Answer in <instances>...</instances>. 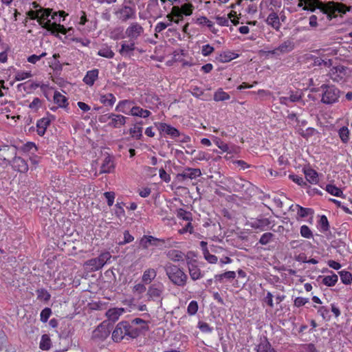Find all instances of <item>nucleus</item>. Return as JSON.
<instances>
[{
	"label": "nucleus",
	"instance_id": "obj_27",
	"mask_svg": "<svg viewBox=\"0 0 352 352\" xmlns=\"http://www.w3.org/2000/svg\"><path fill=\"white\" fill-rule=\"evenodd\" d=\"M135 49V43L131 41L129 43L124 42L121 45V48L119 50V53L122 56L130 55V53L133 52Z\"/></svg>",
	"mask_w": 352,
	"mask_h": 352
},
{
	"label": "nucleus",
	"instance_id": "obj_59",
	"mask_svg": "<svg viewBox=\"0 0 352 352\" xmlns=\"http://www.w3.org/2000/svg\"><path fill=\"white\" fill-rule=\"evenodd\" d=\"M273 236L274 235L271 232H265L261 235L259 243L261 245H267L272 241Z\"/></svg>",
	"mask_w": 352,
	"mask_h": 352
},
{
	"label": "nucleus",
	"instance_id": "obj_30",
	"mask_svg": "<svg viewBox=\"0 0 352 352\" xmlns=\"http://www.w3.org/2000/svg\"><path fill=\"white\" fill-rule=\"evenodd\" d=\"M38 87V85L34 82H27L25 83H21L18 85L17 89L20 91H25L30 93L32 89H35Z\"/></svg>",
	"mask_w": 352,
	"mask_h": 352
},
{
	"label": "nucleus",
	"instance_id": "obj_11",
	"mask_svg": "<svg viewBox=\"0 0 352 352\" xmlns=\"http://www.w3.org/2000/svg\"><path fill=\"white\" fill-rule=\"evenodd\" d=\"M201 175V170L199 168H187L185 169L182 173L177 175L179 179L185 180L187 179H193Z\"/></svg>",
	"mask_w": 352,
	"mask_h": 352
},
{
	"label": "nucleus",
	"instance_id": "obj_43",
	"mask_svg": "<svg viewBox=\"0 0 352 352\" xmlns=\"http://www.w3.org/2000/svg\"><path fill=\"white\" fill-rule=\"evenodd\" d=\"M318 313L325 321H329L331 320L330 311L327 307H319L318 308Z\"/></svg>",
	"mask_w": 352,
	"mask_h": 352
},
{
	"label": "nucleus",
	"instance_id": "obj_33",
	"mask_svg": "<svg viewBox=\"0 0 352 352\" xmlns=\"http://www.w3.org/2000/svg\"><path fill=\"white\" fill-rule=\"evenodd\" d=\"M325 190L331 195L338 197H343V192L342 190L333 184H327L326 186Z\"/></svg>",
	"mask_w": 352,
	"mask_h": 352
},
{
	"label": "nucleus",
	"instance_id": "obj_42",
	"mask_svg": "<svg viewBox=\"0 0 352 352\" xmlns=\"http://www.w3.org/2000/svg\"><path fill=\"white\" fill-rule=\"evenodd\" d=\"M342 282L345 285H349L352 282V274L345 270H342L338 272Z\"/></svg>",
	"mask_w": 352,
	"mask_h": 352
},
{
	"label": "nucleus",
	"instance_id": "obj_16",
	"mask_svg": "<svg viewBox=\"0 0 352 352\" xmlns=\"http://www.w3.org/2000/svg\"><path fill=\"white\" fill-rule=\"evenodd\" d=\"M129 134L131 138L140 140L142 136V122H136L129 129Z\"/></svg>",
	"mask_w": 352,
	"mask_h": 352
},
{
	"label": "nucleus",
	"instance_id": "obj_18",
	"mask_svg": "<svg viewBox=\"0 0 352 352\" xmlns=\"http://www.w3.org/2000/svg\"><path fill=\"white\" fill-rule=\"evenodd\" d=\"M157 271L153 268L146 270L142 274V281L144 284H150L156 277Z\"/></svg>",
	"mask_w": 352,
	"mask_h": 352
},
{
	"label": "nucleus",
	"instance_id": "obj_31",
	"mask_svg": "<svg viewBox=\"0 0 352 352\" xmlns=\"http://www.w3.org/2000/svg\"><path fill=\"white\" fill-rule=\"evenodd\" d=\"M54 101L60 107H65L67 105V100L66 97L58 91H55L54 95Z\"/></svg>",
	"mask_w": 352,
	"mask_h": 352
},
{
	"label": "nucleus",
	"instance_id": "obj_22",
	"mask_svg": "<svg viewBox=\"0 0 352 352\" xmlns=\"http://www.w3.org/2000/svg\"><path fill=\"white\" fill-rule=\"evenodd\" d=\"M98 73L99 72L96 69L87 72L83 78L84 82L87 85L92 86L98 77Z\"/></svg>",
	"mask_w": 352,
	"mask_h": 352
},
{
	"label": "nucleus",
	"instance_id": "obj_39",
	"mask_svg": "<svg viewBox=\"0 0 352 352\" xmlns=\"http://www.w3.org/2000/svg\"><path fill=\"white\" fill-rule=\"evenodd\" d=\"M172 14L174 15V19H175L174 20L175 23H179L184 19V14L178 6H175L172 8Z\"/></svg>",
	"mask_w": 352,
	"mask_h": 352
},
{
	"label": "nucleus",
	"instance_id": "obj_37",
	"mask_svg": "<svg viewBox=\"0 0 352 352\" xmlns=\"http://www.w3.org/2000/svg\"><path fill=\"white\" fill-rule=\"evenodd\" d=\"M188 270L190 278L192 280H196L201 277V270L197 267V266L191 265L188 267Z\"/></svg>",
	"mask_w": 352,
	"mask_h": 352
},
{
	"label": "nucleus",
	"instance_id": "obj_14",
	"mask_svg": "<svg viewBox=\"0 0 352 352\" xmlns=\"http://www.w3.org/2000/svg\"><path fill=\"white\" fill-rule=\"evenodd\" d=\"M118 14L120 15V19L122 21H126L129 19H133L135 17V10L130 6H124L118 12Z\"/></svg>",
	"mask_w": 352,
	"mask_h": 352
},
{
	"label": "nucleus",
	"instance_id": "obj_55",
	"mask_svg": "<svg viewBox=\"0 0 352 352\" xmlns=\"http://www.w3.org/2000/svg\"><path fill=\"white\" fill-rule=\"evenodd\" d=\"M52 314V310L50 308L46 307L43 309L40 314V320L42 322H47Z\"/></svg>",
	"mask_w": 352,
	"mask_h": 352
},
{
	"label": "nucleus",
	"instance_id": "obj_3",
	"mask_svg": "<svg viewBox=\"0 0 352 352\" xmlns=\"http://www.w3.org/2000/svg\"><path fill=\"white\" fill-rule=\"evenodd\" d=\"M321 89L322 94L321 102L324 104H333L338 101L340 97V91L333 85H322Z\"/></svg>",
	"mask_w": 352,
	"mask_h": 352
},
{
	"label": "nucleus",
	"instance_id": "obj_54",
	"mask_svg": "<svg viewBox=\"0 0 352 352\" xmlns=\"http://www.w3.org/2000/svg\"><path fill=\"white\" fill-rule=\"evenodd\" d=\"M300 232L301 236L304 238L311 239L313 237V233L311 230L306 225H303L300 227Z\"/></svg>",
	"mask_w": 352,
	"mask_h": 352
},
{
	"label": "nucleus",
	"instance_id": "obj_26",
	"mask_svg": "<svg viewBox=\"0 0 352 352\" xmlns=\"http://www.w3.org/2000/svg\"><path fill=\"white\" fill-rule=\"evenodd\" d=\"M84 265L85 266V267L87 270H89V271H91V272L98 271L102 267V266L98 262V261L96 258H94L87 261L85 263Z\"/></svg>",
	"mask_w": 352,
	"mask_h": 352
},
{
	"label": "nucleus",
	"instance_id": "obj_46",
	"mask_svg": "<svg viewBox=\"0 0 352 352\" xmlns=\"http://www.w3.org/2000/svg\"><path fill=\"white\" fill-rule=\"evenodd\" d=\"M127 332H126V336H129L132 338H135L138 337L140 332L141 329H138L137 327H133V325L130 324L129 322V328H127Z\"/></svg>",
	"mask_w": 352,
	"mask_h": 352
},
{
	"label": "nucleus",
	"instance_id": "obj_58",
	"mask_svg": "<svg viewBox=\"0 0 352 352\" xmlns=\"http://www.w3.org/2000/svg\"><path fill=\"white\" fill-rule=\"evenodd\" d=\"M296 208L298 215L302 218L307 217L312 211L310 208H303L299 205H296Z\"/></svg>",
	"mask_w": 352,
	"mask_h": 352
},
{
	"label": "nucleus",
	"instance_id": "obj_8",
	"mask_svg": "<svg viewBox=\"0 0 352 352\" xmlns=\"http://www.w3.org/2000/svg\"><path fill=\"white\" fill-rule=\"evenodd\" d=\"M12 168L21 173H25L28 170V164L26 159L20 155H15L12 160Z\"/></svg>",
	"mask_w": 352,
	"mask_h": 352
},
{
	"label": "nucleus",
	"instance_id": "obj_24",
	"mask_svg": "<svg viewBox=\"0 0 352 352\" xmlns=\"http://www.w3.org/2000/svg\"><path fill=\"white\" fill-rule=\"evenodd\" d=\"M296 130L302 137L307 139L319 133L316 129L312 127H308L305 129L301 126H296Z\"/></svg>",
	"mask_w": 352,
	"mask_h": 352
},
{
	"label": "nucleus",
	"instance_id": "obj_21",
	"mask_svg": "<svg viewBox=\"0 0 352 352\" xmlns=\"http://www.w3.org/2000/svg\"><path fill=\"white\" fill-rule=\"evenodd\" d=\"M159 129L173 138H176L179 135V132L176 128L166 123H160Z\"/></svg>",
	"mask_w": 352,
	"mask_h": 352
},
{
	"label": "nucleus",
	"instance_id": "obj_15",
	"mask_svg": "<svg viewBox=\"0 0 352 352\" xmlns=\"http://www.w3.org/2000/svg\"><path fill=\"white\" fill-rule=\"evenodd\" d=\"M124 312L125 309L124 308L115 307L109 309L107 311L106 316L109 320L115 322L119 319L120 316H122Z\"/></svg>",
	"mask_w": 352,
	"mask_h": 352
},
{
	"label": "nucleus",
	"instance_id": "obj_49",
	"mask_svg": "<svg viewBox=\"0 0 352 352\" xmlns=\"http://www.w3.org/2000/svg\"><path fill=\"white\" fill-rule=\"evenodd\" d=\"M133 103L132 101L124 100L119 102L116 107V111L126 113V107L131 105Z\"/></svg>",
	"mask_w": 352,
	"mask_h": 352
},
{
	"label": "nucleus",
	"instance_id": "obj_40",
	"mask_svg": "<svg viewBox=\"0 0 352 352\" xmlns=\"http://www.w3.org/2000/svg\"><path fill=\"white\" fill-rule=\"evenodd\" d=\"M37 298L41 301L47 302L51 298L50 294L43 288L36 290Z\"/></svg>",
	"mask_w": 352,
	"mask_h": 352
},
{
	"label": "nucleus",
	"instance_id": "obj_63",
	"mask_svg": "<svg viewBox=\"0 0 352 352\" xmlns=\"http://www.w3.org/2000/svg\"><path fill=\"white\" fill-rule=\"evenodd\" d=\"M132 324L140 325L141 330H147L148 329V323L144 320L139 318H134L132 320Z\"/></svg>",
	"mask_w": 352,
	"mask_h": 352
},
{
	"label": "nucleus",
	"instance_id": "obj_23",
	"mask_svg": "<svg viewBox=\"0 0 352 352\" xmlns=\"http://www.w3.org/2000/svg\"><path fill=\"white\" fill-rule=\"evenodd\" d=\"M129 114L133 116H138L141 118H148L151 115V112L148 110L143 109L142 108L134 106L131 108Z\"/></svg>",
	"mask_w": 352,
	"mask_h": 352
},
{
	"label": "nucleus",
	"instance_id": "obj_5",
	"mask_svg": "<svg viewBox=\"0 0 352 352\" xmlns=\"http://www.w3.org/2000/svg\"><path fill=\"white\" fill-rule=\"evenodd\" d=\"M110 332L109 324L103 322L93 331L92 338L95 340L102 341L109 336Z\"/></svg>",
	"mask_w": 352,
	"mask_h": 352
},
{
	"label": "nucleus",
	"instance_id": "obj_48",
	"mask_svg": "<svg viewBox=\"0 0 352 352\" xmlns=\"http://www.w3.org/2000/svg\"><path fill=\"white\" fill-rule=\"evenodd\" d=\"M302 92L300 90L292 91L289 93V102H298L302 99Z\"/></svg>",
	"mask_w": 352,
	"mask_h": 352
},
{
	"label": "nucleus",
	"instance_id": "obj_44",
	"mask_svg": "<svg viewBox=\"0 0 352 352\" xmlns=\"http://www.w3.org/2000/svg\"><path fill=\"white\" fill-rule=\"evenodd\" d=\"M177 216L178 218L188 221H191L192 219L191 213L183 208H179L177 211Z\"/></svg>",
	"mask_w": 352,
	"mask_h": 352
},
{
	"label": "nucleus",
	"instance_id": "obj_17",
	"mask_svg": "<svg viewBox=\"0 0 352 352\" xmlns=\"http://www.w3.org/2000/svg\"><path fill=\"white\" fill-rule=\"evenodd\" d=\"M256 350L257 352H276L265 338L261 340L259 344L256 346Z\"/></svg>",
	"mask_w": 352,
	"mask_h": 352
},
{
	"label": "nucleus",
	"instance_id": "obj_28",
	"mask_svg": "<svg viewBox=\"0 0 352 352\" xmlns=\"http://www.w3.org/2000/svg\"><path fill=\"white\" fill-rule=\"evenodd\" d=\"M100 102L104 106L112 107L116 102V97L112 94L101 95Z\"/></svg>",
	"mask_w": 352,
	"mask_h": 352
},
{
	"label": "nucleus",
	"instance_id": "obj_57",
	"mask_svg": "<svg viewBox=\"0 0 352 352\" xmlns=\"http://www.w3.org/2000/svg\"><path fill=\"white\" fill-rule=\"evenodd\" d=\"M179 8L186 16H190L192 14L193 6L191 3H183Z\"/></svg>",
	"mask_w": 352,
	"mask_h": 352
},
{
	"label": "nucleus",
	"instance_id": "obj_35",
	"mask_svg": "<svg viewBox=\"0 0 352 352\" xmlns=\"http://www.w3.org/2000/svg\"><path fill=\"white\" fill-rule=\"evenodd\" d=\"M338 280V276L333 273L330 276H326L322 279V283L328 287H333L334 286Z\"/></svg>",
	"mask_w": 352,
	"mask_h": 352
},
{
	"label": "nucleus",
	"instance_id": "obj_25",
	"mask_svg": "<svg viewBox=\"0 0 352 352\" xmlns=\"http://www.w3.org/2000/svg\"><path fill=\"white\" fill-rule=\"evenodd\" d=\"M160 239L155 238L153 236L144 235L140 241V245L144 248L147 249L150 245H156L155 241H159Z\"/></svg>",
	"mask_w": 352,
	"mask_h": 352
},
{
	"label": "nucleus",
	"instance_id": "obj_1",
	"mask_svg": "<svg viewBox=\"0 0 352 352\" xmlns=\"http://www.w3.org/2000/svg\"><path fill=\"white\" fill-rule=\"evenodd\" d=\"M164 270L167 276L174 285L179 287L186 285L188 276L178 266L169 263L165 265Z\"/></svg>",
	"mask_w": 352,
	"mask_h": 352
},
{
	"label": "nucleus",
	"instance_id": "obj_56",
	"mask_svg": "<svg viewBox=\"0 0 352 352\" xmlns=\"http://www.w3.org/2000/svg\"><path fill=\"white\" fill-rule=\"evenodd\" d=\"M123 205H124L123 202H118L115 206V207H116L115 214L120 219H121L125 216V211L123 208Z\"/></svg>",
	"mask_w": 352,
	"mask_h": 352
},
{
	"label": "nucleus",
	"instance_id": "obj_61",
	"mask_svg": "<svg viewBox=\"0 0 352 352\" xmlns=\"http://www.w3.org/2000/svg\"><path fill=\"white\" fill-rule=\"evenodd\" d=\"M104 196L107 199V205L109 206H112L116 198L115 192L112 191L105 192L104 193Z\"/></svg>",
	"mask_w": 352,
	"mask_h": 352
},
{
	"label": "nucleus",
	"instance_id": "obj_34",
	"mask_svg": "<svg viewBox=\"0 0 352 352\" xmlns=\"http://www.w3.org/2000/svg\"><path fill=\"white\" fill-rule=\"evenodd\" d=\"M52 342L48 335L44 334L41 336L39 347L43 351H47L51 348Z\"/></svg>",
	"mask_w": 352,
	"mask_h": 352
},
{
	"label": "nucleus",
	"instance_id": "obj_53",
	"mask_svg": "<svg viewBox=\"0 0 352 352\" xmlns=\"http://www.w3.org/2000/svg\"><path fill=\"white\" fill-rule=\"evenodd\" d=\"M32 74L30 72H23L19 71L16 73L14 80L16 81H21L32 77Z\"/></svg>",
	"mask_w": 352,
	"mask_h": 352
},
{
	"label": "nucleus",
	"instance_id": "obj_29",
	"mask_svg": "<svg viewBox=\"0 0 352 352\" xmlns=\"http://www.w3.org/2000/svg\"><path fill=\"white\" fill-rule=\"evenodd\" d=\"M306 179L311 184H316L318 181V176L316 171L309 168L305 170Z\"/></svg>",
	"mask_w": 352,
	"mask_h": 352
},
{
	"label": "nucleus",
	"instance_id": "obj_38",
	"mask_svg": "<svg viewBox=\"0 0 352 352\" xmlns=\"http://www.w3.org/2000/svg\"><path fill=\"white\" fill-rule=\"evenodd\" d=\"M230 99V95L222 89H219L214 94V100L217 102L224 101Z\"/></svg>",
	"mask_w": 352,
	"mask_h": 352
},
{
	"label": "nucleus",
	"instance_id": "obj_6",
	"mask_svg": "<svg viewBox=\"0 0 352 352\" xmlns=\"http://www.w3.org/2000/svg\"><path fill=\"white\" fill-rule=\"evenodd\" d=\"M127 328H129V322L122 321L119 322L112 333L113 341L120 342L126 336Z\"/></svg>",
	"mask_w": 352,
	"mask_h": 352
},
{
	"label": "nucleus",
	"instance_id": "obj_32",
	"mask_svg": "<svg viewBox=\"0 0 352 352\" xmlns=\"http://www.w3.org/2000/svg\"><path fill=\"white\" fill-rule=\"evenodd\" d=\"M167 256L169 259L173 261H180L184 259V254L177 250H171L168 252Z\"/></svg>",
	"mask_w": 352,
	"mask_h": 352
},
{
	"label": "nucleus",
	"instance_id": "obj_4",
	"mask_svg": "<svg viewBox=\"0 0 352 352\" xmlns=\"http://www.w3.org/2000/svg\"><path fill=\"white\" fill-rule=\"evenodd\" d=\"M164 286L162 283H155L148 286L146 290V297L148 300L162 301Z\"/></svg>",
	"mask_w": 352,
	"mask_h": 352
},
{
	"label": "nucleus",
	"instance_id": "obj_64",
	"mask_svg": "<svg viewBox=\"0 0 352 352\" xmlns=\"http://www.w3.org/2000/svg\"><path fill=\"white\" fill-rule=\"evenodd\" d=\"M145 285L143 283L135 285L133 287V292L138 294H143L147 290Z\"/></svg>",
	"mask_w": 352,
	"mask_h": 352
},
{
	"label": "nucleus",
	"instance_id": "obj_52",
	"mask_svg": "<svg viewBox=\"0 0 352 352\" xmlns=\"http://www.w3.org/2000/svg\"><path fill=\"white\" fill-rule=\"evenodd\" d=\"M98 54L100 56L111 58L114 56L113 52L109 47H105L98 51Z\"/></svg>",
	"mask_w": 352,
	"mask_h": 352
},
{
	"label": "nucleus",
	"instance_id": "obj_45",
	"mask_svg": "<svg viewBox=\"0 0 352 352\" xmlns=\"http://www.w3.org/2000/svg\"><path fill=\"white\" fill-rule=\"evenodd\" d=\"M111 258V255L109 252L105 251L100 254V255L96 257L98 262L103 267Z\"/></svg>",
	"mask_w": 352,
	"mask_h": 352
},
{
	"label": "nucleus",
	"instance_id": "obj_7",
	"mask_svg": "<svg viewBox=\"0 0 352 352\" xmlns=\"http://www.w3.org/2000/svg\"><path fill=\"white\" fill-rule=\"evenodd\" d=\"M270 224V222L267 218L252 219L247 223L248 226L260 232L265 230Z\"/></svg>",
	"mask_w": 352,
	"mask_h": 352
},
{
	"label": "nucleus",
	"instance_id": "obj_12",
	"mask_svg": "<svg viewBox=\"0 0 352 352\" xmlns=\"http://www.w3.org/2000/svg\"><path fill=\"white\" fill-rule=\"evenodd\" d=\"M115 168L113 155H107L101 165V173H109Z\"/></svg>",
	"mask_w": 352,
	"mask_h": 352
},
{
	"label": "nucleus",
	"instance_id": "obj_60",
	"mask_svg": "<svg viewBox=\"0 0 352 352\" xmlns=\"http://www.w3.org/2000/svg\"><path fill=\"white\" fill-rule=\"evenodd\" d=\"M198 328L200 329L201 332L207 333H212L213 330V328L210 327V325L208 323L201 321H199L198 322Z\"/></svg>",
	"mask_w": 352,
	"mask_h": 352
},
{
	"label": "nucleus",
	"instance_id": "obj_9",
	"mask_svg": "<svg viewBox=\"0 0 352 352\" xmlns=\"http://www.w3.org/2000/svg\"><path fill=\"white\" fill-rule=\"evenodd\" d=\"M144 32L143 28L138 23H131L126 30L125 34L131 40L136 39Z\"/></svg>",
	"mask_w": 352,
	"mask_h": 352
},
{
	"label": "nucleus",
	"instance_id": "obj_13",
	"mask_svg": "<svg viewBox=\"0 0 352 352\" xmlns=\"http://www.w3.org/2000/svg\"><path fill=\"white\" fill-rule=\"evenodd\" d=\"M126 118L122 115L112 113L109 120V126L113 128H120L126 124Z\"/></svg>",
	"mask_w": 352,
	"mask_h": 352
},
{
	"label": "nucleus",
	"instance_id": "obj_10",
	"mask_svg": "<svg viewBox=\"0 0 352 352\" xmlns=\"http://www.w3.org/2000/svg\"><path fill=\"white\" fill-rule=\"evenodd\" d=\"M345 75L346 68L342 65L333 67L329 72V77L336 82H339L342 80Z\"/></svg>",
	"mask_w": 352,
	"mask_h": 352
},
{
	"label": "nucleus",
	"instance_id": "obj_20",
	"mask_svg": "<svg viewBox=\"0 0 352 352\" xmlns=\"http://www.w3.org/2000/svg\"><path fill=\"white\" fill-rule=\"evenodd\" d=\"M266 22L269 25L272 26L276 30H279L280 28V22L279 16L276 12H271L268 15Z\"/></svg>",
	"mask_w": 352,
	"mask_h": 352
},
{
	"label": "nucleus",
	"instance_id": "obj_36",
	"mask_svg": "<svg viewBox=\"0 0 352 352\" xmlns=\"http://www.w3.org/2000/svg\"><path fill=\"white\" fill-rule=\"evenodd\" d=\"M236 58L234 53L231 52H224L219 54L217 60L221 63H228Z\"/></svg>",
	"mask_w": 352,
	"mask_h": 352
},
{
	"label": "nucleus",
	"instance_id": "obj_51",
	"mask_svg": "<svg viewBox=\"0 0 352 352\" xmlns=\"http://www.w3.org/2000/svg\"><path fill=\"white\" fill-rule=\"evenodd\" d=\"M198 303L196 300H192L188 305L187 313L189 316H194L198 311Z\"/></svg>",
	"mask_w": 352,
	"mask_h": 352
},
{
	"label": "nucleus",
	"instance_id": "obj_47",
	"mask_svg": "<svg viewBox=\"0 0 352 352\" xmlns=\"http://www.w3.org/2000/svg\"><path fill=\"white\" fill-rule=\"evenodd\" d=\"M197 23L200 25L206 24L213 32L216 33L217 30L213 28V23L208 19L206 16H201L197 19Z\"/></svg>",
	"mask_w": 352,
	"mask_h": 352
},
{
	"label": "nucleus",
	"instance_id": "obj_62",
	"mask_svg": "<svg viewBox=\"0 0 352 352\" xmlns=\"http://www.w3.org/2000/svg\"><path fill=\"white\" fill-rule=\"evenodd\" d=\"M204 257L208 263L211 264H214L218 261L217 257L215 255L210 254L209 250H205Z\"/></svg>",
	"mask_w": 352,
	"mask_h": 352
},
{
	"label": "nucleus",
	"instance_id": "obj_2",
	"mask_svg": "<svg viewBox=\"0 0 352 352\" xmlns=\"http://www.w3.org/2000/svg\"><path fill=\"white\" fill-rule=\"evenodd\" d=\"M51 9H40L38 21L41 26L51 32L52 34L60 32L63 34L67 33V30L63 25L57 24L56 23H51L50 20L45 21L51 15Z\"/></svg>",
	"mask_w": 352,
	"mask_h": 352
},
{
	"label": "nucleus",
	"instance_id": "obj_19",
	"mask_svg": "<svg viewBox=\"0 0 352 352\" xmlns=\"http://www.w3.org/2000/svg\"><path fill=\"white\" fill-rule=\"evenodd\" d=\"M294 45L291 41H286L280 44L277 48L273 50L272 53L278 54L280 53H287L291 52L294 49Z\"/></svg>",
	"mask_w": 352,
	"mask_h": 352
},
{
	"label": "nucleus",
	"instance_id": "obj_50",
	"mask_svg": "<svg viewBox=\"0 0 352 352\" xmlns=\"http://www.w3.org/2000/svg\"><path fill=\"white\" fill-rule=\"evenodd\" d=\"M339 136L342 141L344 143L347 142L349 140V130L346 126H342L339 129Z\"/></svg>",
	"mask_w": 352,
	"mask_h": 352
},
{
	"label": "nucleus",
	"instance_id": "obj_41",
	"mask_svg": "<svg viewBox=\"0 0 352 352\" xmlns=\"http://www.w3.org/2000/svg\"><path fill=\"white\" fill-rule=\"evenodd\" d=\"M50 120H39L37 123V133L42 136L45 134L47 126L50 124Z\"/></svg>",
	"mask_w": 352,
	"mask_h": 352
}]
</instances>
